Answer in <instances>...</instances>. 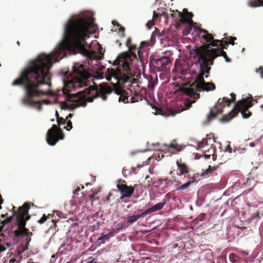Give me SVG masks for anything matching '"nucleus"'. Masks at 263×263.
<instances>
[{
  "label": "nucleus",
  "mask_w": 263,
  "mask_h": 263,
  "mask_svg": "<svg viewBox=\"0 0 263 263\" xmlns=\"http://www.w3.org/2000/svg\"><path fill=\"white\" fill-rule=\"evenodd\" d=\"M93 26L92 22L87 17L71 18L65 27L66 42L60 44L50 54H40L23 69L12 84L13 86H23L24 90V97L21 100L23 104L41 110L43 103H50L48 100L36 99L50 92L51 84L49 70L54 62L66 56L67 51H78L90 59H102L104 52L102 47L99 48V55L85 47L86 40L93 33L90 30Z\"/></svg>",
  "instance_id": "1"
},
{
  "label": "nucleus",
  "mask_w": 263,
  "mask_h": 263,
  "mask_svg": "<svg viewBox=\"0 0 263 263\" xmlns=\"http://www.w3.org/2000/svg\"><path fill=\"white\" fill-rule=\"evenodd\" d=\"M183 12L189 18L187 22L190 32L193 29L192 34L197 37L203 45V53L200 54L197 60L193 62L189 59L176 60L175 63L176 71L179 74H190L196 76V85L200 91H210L216 89V86L213 82H205L204 78L210 76L211 65L214 63V60L218 54L219 46L221 40L214 39L211 34L205 29L194 26L196 24L192 18L193 14L184 8Z\"/></svg>",
  "instance_id": "2"
},
{
  "label": "nucleus",
  "mask_w": 263,
  "mask_h": 263,
  "mask_svg": "<svg viewBox=\"0 0 263 263\" xmlns=\"http://www.w3.org/2000/svg\"><path fill=\"white\" fill-rule=\"evenodd\" d=\"M132 40L130 38H128L126 45L129 48V51L123 53L118 57L114 61V64L118 65L116 70L113 68H108L106 72L105 77L108 81H110L114 85L113 89L110 86L105 84H101L98 85L93 82V85L89 86L83 91L84 96L87 98V101L92 102L95 98L100 97L103 101H106L107 98V95L110 94L113 90L118 95H120L119 98V101L125 102L128 100V97H123V93H124V90L119 87L117 84H126L129 83L128 86L132 87L134 84L136 83L135 79L133 77L129 64L133 60L137 59V55L135 51L137 49V46L135 45H131Z\"/></svg>",
  "instance_id": "3"
},
{
  "label": "nucleus",
  "mask_w": 263,
  "mask_h": 263,
  "mask_svg": "<svg viewBox=\"0 0 263 263\" xmlns=\"http://www.w3.org/2000/svg\"><path fill=\"white\" fill-rule=\"evenodd\" d=\"M88 66L76 64L73 67V79L65 83L63 93L68 95L71 89L76 90L89 86L90 81H92V76L88 71Z\"/></svg>",
  "instance_id": "4"
},
{
  "label": "nucleus",
  "mask_w": 263,
  "mask_h": 263,
  "mask_svg": "<svg viewBox=\"0 0 263 263\" xmlns=\"http://www.w3.org/2000/svg\"><path fill=\"white\" fill-rule=\"evenodd\" d=\"M30 207V205L28 203H25L21 206L18 213L16 214V224L17 229L13 232L14 240L22 236H26L25 240L27 245L30 241L31 236L32 235V233L29 232V229L26 228V222L30 218V216L28 213Z\"/></svg>",
  "instance_id": "5"
},
{
  "label": "nucleus",
  "mask_w": 263,
  "mask_h": 263,
  "mask_svg": "<svg viewBox=\"0 0 263 263\" xmlns=\"http://www.w3.org/2000/svg\"><path fill=\"white\" fill-rule=\"evenodd\" d=\"M251 99L248 97L242 98L241 100L236 101L233 108L228 114L224 115L219 120L222 123H227L233 119L238 114V111L241 112L243 119H248L252 115L249 108L253 105V99L251 95H249Z\"/></svg>",
  "instance_id": "6"
},
{
  "label": "nucleus",
  "mask_w": 263,
  "mask_h": 263,
  "mask_svg": "<svg viewBox=\"0 0 263 263\" xmlns=\"http://www.w3.org/2000/svg\"><path fill=\"white\" fill-rule=\"evenodd\" d=\"M231 99L224 97L222 99L219 98L214 106L213 108H211L209 113L206 116V120L203 122L204 125H208L210 122L216 118L218 114L223 112V108L226 106H230L231 103L236 101V95L232 92L230 94Z\"/></svg>",
  "instance_id": "7"
},
{
  "label": "nucleus",
  "mask_w": 263,
  "mask_h": 263,
  "mask_svg": "<svg viewBox=\"0 0 263 263\" xmlns=\"http://www.w3.org/2000/svg\"><path fill=\"white\" fill-rule=\"evenodd\" d=\"M158 83V80L153 81V77L149 74V106L155 111L152 114L154 115H162L163 111L165 108V105L163 101V96H160L157 92V99L156 100L155 97L151 95V91L154 88Z\"/></svg>",
  "instance_id": "8"
},
{
  "label": "nucleus",
  "mask_w": 263,
  "mask_h": 263,
  "mask_svg": "<svg viewBox=\"0 0 263 263\" xmlns=\"http://www.w3.org/2000/svg\"><path fill=\"white\" fill-rule=\"evenodd\" d=\"M172 60L166 57H157L154 54L149 57V72H152V67H156L159 71L170 68L172 65Z\"/></svg>",
  "instance_id": "9"
},
{
  "label": "nucleus",
  "mask_w": 263,
  "mask_h": 263,
  "mask_svg": "<svg viewBox=\"0 0 263 263\" xmlns=\"http://www.w3.org/2000/svg\"><path fill=\"white\" fill-rule=\"evenodd\" d=\"M64 137L62 130L57 125L53 124L47 133L46 141L49 145L53 146L59 140L63 139Z\"/></svg>",
  "instance_id": "10"
},
{
  "label": "nucleus",
  "mask_w": 263,
  "mask_h": 263,
  "mask_svg": "<svg viewBox=\"0 0 263 263\" xmlns=\"http://www.w3.org/2000/svg\"><path fill=\"white\" fill-rule=\"evenodd\" d=\"M119 183L117 185V187L119 191L121 192L122 197H129L134 192V187L127 186L124 183V180H119Z\"/></svg>",
  "instance_id": "11"
},
{
  "label": "nucleus",
  "mask_w": 263,
  "mask_h": 263,
  "mask_svg": "<svg viewBox=\"0 0 263 263\" xmlns=\"http://www.w3.org/2000/svg\"><path fill=\"white\" fill-rule=\"evenodd\" d=\"M148 213V210H146L144 212L140 214L136 215L129 216L127 217V221H122L120 224H118V229L125 228L134 222L136 221L139 218L144 217Z\"/></svg>",
  "instance_id": "12"
},
{
  "label": "nucleus",
  "mask_w": 263,
  "mask_h": 263,
  "mask_svg": "<svg viewBox=\"0 0 263 263\" xmlns=\"http://www.w3.org/2000/svg\"><path fill=\"white\" fill-rule=\"evenodd\" d=\"M153 222H149V238L150 237H156L160 235V229L158 226H152ZM149 243L158 245V242L154 239L149 238Z\"/></svg>",
  "instance_id": "13"
},
{
  "label": "nucleus",
  "mask_w": 263,
  "mask_h": 263,
  "mask_svg": "<svg viewBox=\"0 0 263 263\" xmlns=\"http://www.w3.org/2000/svg\"><path fill=\"white\" fill-rule=\"evenodd\" d=\"M151 182L152 183L153 186L157 187L158 186L163 185L162 189L164 190L167 186L171 182V179L168 178L158 179L157 180L155 178H151Z\"/></svg>",
  "instance_id": "14"
},
{
  "label": "nucleus",
  "mask_w": 263,
  "mask_h": 263,
  "mask_svg": "<svg viewBox=\"0 0 263 263\" xmlns=\"http://www.w3.org/2000/svg\"><path fill=\"white\" fill-rule=\"evenodd\" d=\"M166 202L164 199L162 200V201L157 203L155 205H151L149 202V214L156 212L161 210L166 204Z\"/></svg>",
  "instance_id": "15"
},
{
  "label": "nucleus",
  "mask_w": 263,
  "mask_h": 263,
  "mask_svg": "<svg viewBox=\"0 0 263 263\" xmlns=\"http://www.w3.org/2000/svg\"><path fill=\"white\" fill-rule=\"evenodd\" d=\"M227 46H228L227 45L225 47H223V43L221 42V44L220 46H219V49H218V54L217 55L216 58L218 56H219V55H222L223 56L224 59H225L226 62H227V63H229V62H231V59L227 55L226 52H224L222 50L223 48L224 49H227Z\"/></svg>",
  "instance_id": "16"
},
{
  "label": "nucleus",
  "mask_w": 263,
  "mask_h": 263,
  "mask_svg": "<svg viewBox=\"0 0 263 263\" xmlns=\"http://www.w3.org/2000/svg\"><path fill=\"white\" fill-rule=\"evenodd\" d=\"M178 170L179 171V175H185L187 173L188 166L184 163H179L178 161L176 162Z\"/></svg>",
  "instance_id": "17"
},
{
  "label": "nucleus",
  "mask_w": 263,
  "mask_h": 263,
  "mask_svg": "<svg viewBox=\"0 0 263 263\" xmlns=\"http://www.w3.org/2000/svg\"><path fill=\"white\" fill-rule=\"evenodd\" d=\"M160 17V13H158L156 11L154 10L153 12L152 21L154 22L153 23H151V20H149V30L152 28V26L155 24V22L157 21Z\"/></svg>",
  "instance_id": "18"
},
{
  "label": "nucleus",
  "mask_w": 263,
  "mask_h": 263,
  "mask_svg": "<svg viewBox=\"0 0 263 263\" xmlns=\"http://www.w3.org/2000/svg\"><path fill=\"white\" fill-rule=\"evenodd\" d=\"M248 5L251 7H257L261 6L263 7V0H250Z\"/></svg>",
  "instance_id": "19"
},
{
  "label": "nucleus",
  "mask_w": 263,
  "mask_h": 263,
  "mask_svg": "<svg viewBox=\"0 0 263 263\" xmlns=\"http://www.w3.org/2000/svg\"><path fill=\"white\" fill-rule=\"evenodd\" d=\"M146 45H148V42H147L146 41H143L141 42L139 48L138 49V55L141 62H142V58L143 57L142 49L143 48L144 46Z\"/></svg>",
  "instance_id": "20"
},
{
  "label": "nucleus",
  "mask_w": 263,
  "mask_h": 263,
  "mask_svg": "<svg viewBox=\"0 0 263 263\" xmlns=\"http://www.w3.org/2000/svg\"><path fill=\"white\" fill-rule=\"evenodd\" d=\"M20 208L21 207H20L19 208ZM14 209H15V206H13V213H13V215L12 216H10L9 217H8L6 219H5L3 221V225L5 224H7V223H10V222H11L12 221V220L13 219V217L14 216H15V218H16V214L18 213L20 209H18L17 211H15Z\"/></svg>",
  "instance_id": "21"
},
{
  "label": "nucleus",
  "mask_w": 263,
  "mask_h": 263,
  "mask_svg": "<svg viewBox=\"0 0 263 263\" xmlns=\"http://www.w3.org/2000/svg\"><path fill=\"white\" fill-rule=\"evenodd\" d=\"M214 170L215 169H212V166L209 165L206 169L202 170L203 172L200 176L204 178L208 177L210 174L213 173V172H214Z\"/></svg>",
  "instance_id": "22"
},
{
  "label": "nucleus",
  "mask_w": 263,
  "mask_h": 263,
  "mask_svg": "<svg viewBox=\"0 0 263 263\" xmlns=\"http://www.w3.org/2000/svg\"><path fill=\"white\" fill-rule=\"evenodd\" d=\"M112 236V234L111 233H108L107 234L104 235V236L99 237L98 239V241L100 243H104L106 240H108L109 238Z\"/></svg>",
  "instance_id": "23"
},
{
  "label": "nucleus",
  "mask_w": 263,
  "mask_h": 263,
  "mask_svg": "<svg viewBox=\"0 0 263 263\" xmlns=\"http://www.w3.org/2000/svg\"><path fill=\"white\" fill-rule=\"evenodd\" d=\"M208 145V141L206 139H203L202 141L197 142V149L204 148L205 146Z\"/></svg>",
  "instance_id": "24"
},
{
  "label": "nucleus",
  "mask_w": 263,
  "mask_h": 263,
  "mask_svg": "<svg viewBox=\"0 0 263 263\" xmlns=\"http://www.w3.org/2000/svg\"><path fill=\"white\" fill-rule=\"evenodd\" d=\"M158 35L153 31L151 35V39L149 40V46H153L156 42V36Z\"/></svg>",
  "instance_id": "25"
},
{
  "label": "nucleus",
  "mask_w": 263,
  "mask_h": 263,
  "mask_svg": "<svg viewBox=\"0 0 263 263\" xmlns=\"http://www.w3.org/2000/svg\"><path fill=\"white\" fill-rule=\"evenodd\" d=\"M159 143H152L151 145H149V155H151L150 153L152 152L153 151H157L159 149Z\"/></svg>",
  "instance_id": "26"
},
{
  "label": "nucleus",
  "mask_w": 263,
  "mask_h": 263,
  "mask_svg": "<svg viewBox=\"0 0 263 263\" xmlns=\"http://www.w3.org/2000/svg\"><path fill=\"white\" fill-rule=\"evenodd\" d=\"M191 93L192 94L191 95V100L190 101L191 103H194L199 98L200 94L199 93H194L193 92Z\"/></svg>",
  "instance_id": "27"
},
{
  "label": "nucleus",
  "mask_w": 263,
  "mask_h": 263,
  "mask_svg": "<svg viewBox=\"0 0 263 263\" xmlns=\"http://www.w3.org/2000/svg\"><path fill=\"white\" fill-rule=\"evenodd\" d=\"M190 182L189 181H187L186 182L181 185L180 186H178L176 188V190L178 191H183L187 189L190 186Z\"/></svg>",
  "instance_id": "28"
},
{
  "label": "nucleus",
  "mask_w": 263,
  "mask_h": 263,
  "mask_svg": "<svg viewBox=\"0 0 263 263\" xmlns=\"http://www.w3.org/2000/svg\"><path fill=\"white\" fill-rule=\"evenodd\" d=\"M136 96L135 97L132 98L131 99H133V102H138L140 100V101H142L143 100V98H144L146 101H147L146 98L145 97H143L142 96H140L138 94L136 93L135 92Z\"/></svg>",
  "instance_id": "29"
},
{
  "label": "nucleus",
  "mask_w": 263,
  "mask_h": 263,
  "mask_svg": "<svg viewBox=\"0 0 263 263\" xmlns=\"http://www.w3.org/2000/svg\"><path fill=\"white\" fill-rule=\"evenodd\" d=\"M112 23L114 25H117L118 27H119V32H121L122 33V35L123 36H124V31H125V28L121 26L117 21H113L112 22Z\"/></svg>",
  "instance_id": "30"
},
{
  "label": "nucleus",
  "mask_w": 263,
  "mask_h": 263,
  "mask_svg": "<svg viewBox=\"0 0 263 263\" xmlns=\"http://www.w3.org/2000/svg\"><path fill=\"white\" fill-rule=\"evenodd\" d=\"M47 220V217L45 214H44L43 216L39 220H37V222L40 224H43Z\"/></svg>",
  "instance_id": "31"
},
{
  "label": "nucleus",
  "mask_w": 263,
  "mask_h": 263,
  "mask_svg": "<svg viewBox=\"0 0 263 263\" xmlns=\"http://www.w3.org/2000/svg\"><path fill=\"white\" fill-rule=\"evenodd\" d=\"M58 124L60 125L61 124H65L66 123V120L62 117L57 118V120Z\"/></svg>",
  "instance_id": "32"
},
{
  "label": "nucleus",
  "mask_w": 263,
  "mask_h": 263,
  "mask_svg": "<svg viewBox=\"0 0 263 263\" xmlns=\"http://www.w3.org/2000/svg\"><path fill=\"white\" fill-rule=\"evenodd\" d=\"M85 263H99L97 258L92 257L89 258L88 260L86 261Z\"/></svg>",
  "instance_id": "33"
},
{
  "label": "nucleus",
  "mask_w": 263,
  "mask_h": 263,
  "mask_svg": "<svg viewBox=\"0 0 263 263\" xmlns=\"http://www.w3.org/2000/svg\"><path fill=\"white\" fill-rule=\"evenodd\" d=\"M255 72L256 73L259 72L260 74V77L263 79V67H260V68L256 69Z\"/></svg>",
  "instance_id": "34"
},
{
  "label": "nucleus",
  "mask_w": 263,
  "mask_h": 263,
  "mask_svg": "<svg viewBox=\"0 0 263 263\" xmlns=\"http://www.w3.org/2000/svg\"><path fill=\"white\" fill-rule=\"evenodd\" d=\"M176 12H177V18L182 21L183 19V16L182 13L177 10H176Z\"/></svg>",
  "instance_id": "35"
},
{
  "label": "nucleus",
  "mask_w": 263,
  "mask_h": 263,
  "mask_svg": "<svg viewBox=\"0 0 263 263\" xmlns=\"http://www.w3.org/2000/svg\"><path fill=\"white\" fill-rule=\"evenodd\" d=\"M67 130H70L72 128V122L71 121H68L67 123V126L65 127Z\"/></svg>",
  "instance_id": "36"
},
{
  "label": "nucleus",
  "mask_w": 263,
  "mask_h": 263,
  "mask_svg": "<svg viewBox=\"0 0 263 263\" xmlns=\"http://www.w3.org/2000/svg\"><path fill=\"white\" fill-rule=\"evenodd\" d=\"M156 155V154L154 153L151 155V157H149V159H148L149 164L150 163L152 159H155V160H157V161H159L160 159H157V156Z\"/></svg>",
  "instance_id": "37"
},
{
  "label": "nucleus",
  "mask_w": 263,
  "mask_h": 263,
  "mask_svg": "<svg viewBox=\"0 0 263 263\" xmlns=\"http://www.w3.org/2000/svg\"><path fill=\"white\" fill-rule=\"evenodd\" d=\"M61 107L62 109H66L69 108V105L65 102L61 103Z\"/></svg>",
  "instance_id": "38"
},
{
  "label": "nucleus",
  "mask_w": 263,
  "mask_h": 263,
  "mask_svg": "<svg viewBox=\"0 0 263 263\" xmlns=\"http://www.w3.org/2000/svg\"><path fill=\"white\" fill-rule=\"evenodd\" d=\"M230 261H231L232 263H236V262H237V261H238V257L234 256V258H233V257H230Z\"/></svg>",
  "instance_id": "39"
},
{
  "label": "nucleus",
  "mask_w": 263,
  "mask_h": 263,
  "mask_svg": "<svg viewBox=\"0 0 263 263\" xmlns=\"http://www.w3.org/2000/svg\"><path fill=\"white\" fill-rule=\"evenodd\" d=\"M224 152H229V153H231L232 152V149L229 145H227L224 150Z\"/></svg>",
  "instance_id": "40"
},
{
  "label": "nucleus",
  "mask_w": 263,
  "mask_h": 263,
  "mask_svg": "<svg viewBox=\"0 0 263 263\" xmlns=\"http://www.w3.org/2000/svg\"><path fill=\"white\" fill-rule=\"evenodd\" d=\"M149 197H150V199H151V200H155V196H154V195H153L152 194V193L149 191Z\"/></svg>",
  "instance_id": "41"
},
{
  "label": "nucleus",
  "mask_w": 263,
  "mask_h": 263,
  "mask_svg": "<svg viewBox=\"0 0 263 263\" xmlns=\"http://www.w3.org/2000/svg\"><path fill=\"white\" fill-rule=\"evenodd\" d=\"M188 181L190 182V185L194 183H197V180L195 178H193V179Z\"/></svg>",
  "instance_id": "42"
},
{
  "label": "nucleus",
  "mask_w": 263,
  "mask_h": 263,
  "mask_svg": "<svg viewBox=\"0 0 263 263\" xmlns=\"http://www.w3.org/2000/svg\"><path fill=\"white\" fill-rule=\"evenodd\" d=\"M46 217H47V219H51V220L52 221H54V220L53 219V215L49 214L47 216H46Z\"/></svg>",
  "instance_id": "43"
},
{
  "label": "nucleus",
  "mask_w": 263,
  "mask_h": 263,
  "mask_svg": "<svg viewBox=\"0 0 263 263\" xmlns=\"http://www.w3.org/2000/svg\"><path fill=\"white\" fill-rule=\"evenodd\" d=\"M205 216V214H203L200 216H198V218L199 220L202 221L203 220V218Z\"/></svg>",
  "instance_id": "44"
},
{
  "label": "nucleus",
  "mask_w": 263,
  "mask_h": 263,
  "mask_svg": "<svg viewBox=\"0 0 263 263\" xmlns=\"http://www.w3.org/2000/svg\"><path fill=\"white\" fill-rule=\"evenodd\" d=\"M198 198H199V196H198ZM195 204H196V206H197L198 207L201 206V205H202V203H199V202L198 201V199H197V200L196 201Z\"/></svg>",
  "instance_id": "45"
},
{
  "label": "nucleus",
  "mask_w": 263,
  "mask_h": 263,
  "mask_svg": "<svg viewBox=\"0 0 263 263\" xmlns=\"http://www.w3.org/2000/svg\"><path fill=\"white\" fill-rule=\"evenodd\" d=\"M6 248L2 245H0V253L5 251Z\"/></svg>",
  "instance_id": "46"
},
{
  "label": "nucleus",
  "mask_w": 263,
  "mask_h": 263,
  "mask_svg": "<svg viewBox=\"0 0 263 263\" xmlns=\"http://www.w3.org/2000/svg\"><path fill=\"white\" fill-rule=\"evenodd\" d=\"M80 190V187H77V189L73 191V194H77L78 193V192Z\"/></svg>",
  "instance_id": "47"
},
{
  "label": "nucleus",
  "mask_w": 263,
  "mask_h": 263,
  "mask_svg": "<svg viewBox=\"0 0 263 263\" xmlns=\"http://www.w3.org/2000/svg\"><path fill=\"white\" fill-rule=\"evenodd\" d=\"M203 157L205 159H209L211 157V155L204 154Z\"/></svg>",
  "instance_id": "48"
},
{
  "label": "nucleus",
  "mask_w": 263,
  "mask_h": 263,
  "mask_svg": "<svg viewBox=\"0 0 263 263\" xmlns=\"http://www.w3.org/2000/svg\"><path fill=\"white\" fill-rule=\"evenodd\" d=\"M3 203V199L2 198V195L0 194V209H2L1 204Z\"/></svg>",
  "instance_id": "49"
},
{
  "label": "nucleus",
  "mask_w": 263,
  "mask_h": 263,
  "mask_svg": "<svg viewBox=\"0 0 263 263\" xmlns=\"http://www.w3.org/2000/svg\"><path fill=\"white\" fill-rule=\"evenodd\" d=\"M211 147L212 148V151L213 153H216V147L215 146H214L213 144L211 145Z\"/></svg>",
  "instance_id": "50"
},
{
  "label": "nucleus",
  "mask_w": 263,
  "mask_h": 263,
  "mask_svg": "<svg viewBox=\"0 0 263 263\" xmlns=\"http://www.w3.org/2000/svg\"><path fill=\"white\" fill-rule=\"evenodd\" d=\"M249 145L251 147H254L255 146V143L254 142H251L249 143Z\"/></svg>",
  "instance_id": "51"
},
{
  "label": "nucleus",
  "mask_w": 263,
  "mask_h": 263,
  "mask_svg": "<svg viewBox=\"0 0 263 263\" xmlns=\"http://www.w3.org/2000/svg\"><path fill=\"white\" fill-rule=\"evenodd\" d=\"M229 39L230 40H233V41H235L237 40V38L234 36H233V37L230 36V37H229Z\"/></svg>",
  "instance_id": "52"
},
{
  "label": "nucleus",
  "mask_w": 263,
  "mask_h": 263,
  "mask_svg": "<svg viewBox=\"0 0 263 263\" xmlns=\"http://www.w3.org/2000/svg\"><path fill=\"white\" fill-rule=\"evenodd\" d=\"M200 157V155L199 154H198V153H196L195 154V159H199Z\"/></svg>",
  "instance_id": "53"
},
{
  "label": "nucleus",
  "mask_w": 263,
  "mask_h": 263,
  "mask_svg": "<svg viewBox=\"0 0 263 263\" xmlns=\"http://www.w3.org/2000/svg\"><path fill=\"white\" fill-rule=\"evenodd\" d=\"M216 157H217V156H216V154L215 155H214V154H212V159H213V161H215L216 160Z\"/></svg>",
  "instance_id": "54"
},
{
  "label": "nucleus",
  "mask_w": 263,
  "mask_h": 263,
  "mask_svg": "<svg viewBox=\"0 0 263 263\" xmlns=\"http://www.w3.org/2000/svg\"><path fill=\"white\" fill-rule=\"evenodd\" d=\"M148 171H149V174H153L154 173V171L153 170H151V167H149V170H148Z\"/></svg>",
  "instance_id": "55"
},
{
  "label": "nucleus",
  "mask_w": 263,
  "mask_h": 263,
  "mask_svg": "<svg viewBox=\"0 0 263 263\" xmlns=\"http://www.w3.org/2000/svg\"><path fill=\"white\" fill-rule=\"evenodd\" d=\"M72 117V114H69L68 116L66 117V119H68V118H71Z\"/></svg>",
  "instance_id": "56"
},
{
  "label": "nucleus",
  "mask_w": 263,
  "mask_h": 263,
  "mask_svg": "<svg viewBox=\"0 0 263 263\" xmlns=\"http://www.w3.org/2000/svg\"><path fill=\"white\" fill-rule=\"evenodd\" d=\"M55 116H56V117H57V118H60V117L59 116V113H58V112L57 111H56V112H55Z\"/></svg>",
  "instance_id": "57"
},
{
  "label": "nucleus",
  "mask_w": 263,
  "mask_h": 263,
  "mask_svg": "<svg viewBox=\"0 0 263 263\" xmlns=\"http://www.w3.org/2000/svg\"><path fill=\"white\" fill-rule=\"evenodd\" d=\"M171 17H172L175 18V17H176V14H175V13H171Z\"/></svg>",
  "instance_id": "58"
},
{
  "label": "nucleus",
  "mask_w": 263,
  "mask_h": 263,
  "mask_svg": "<svg viewBox=\"0 0 263 263\" xmlns=\"http://www.w3.org/2000/svg\"><path fill=\"white\" fill-rule=\"evenodd\" d=\"M236 43H235L233 41H232L230 43V44H231L232 46L234 45Z\"/></svg>",
  "instance_id": "59"
},
{
  "label": "nucleus",
  "mask_w": 263,
  "mask_h": 263,
  "mask_svg": "<svg viewBox=\"0 0 263 263\" xmlns=\"http://www.w3.org/2000/svg\"><path fill=\"white\" fill-rule=\"evenodd\" d=\"M3 225L2 226H0V234H1V232H2V228H3Z\"/></svg>",
  "instance_id": "60"
},
{
  "label": "nucleus",
  "mask_w": 263,
  "mask_h": 263,
  "mask_svg": "<svg viewBox=\"0 0 263 263\" xmlns=\"http://www.w3.org/2000/svg\"><path fill=\"white\" fill-rule=\"evenodd\" d=\"M217 168V167H216V166L212 167V169H215V170H214V171H215V170H216Z\"/></svg>",
  "instance_id": "61"
},
{
  "label": "nucleus",
  "mask_w": 263,
  "mask_h": 263,
  "mask_svg": "<svg viewBox=\"0 0 263 263\" xmlns=\"http://www.w3.org/2000/svg\"><path fill=\"white\" fill-rule=\"evenodd\" d=\"M80 106V104H76V105H75V106H74V107H73V108L76 107H78V106Z\"/></svg>",
  "instance_id": "62"
},
{
  "label": "nucleus",
  "mask_w": 263,
  "mask_h": 263,
  "mask_svg": "<svg viewBox=\"0 0 263 263\" xmlns=\"http://www.w3.org/2000/svg\"><path fill=\"white\" fill-rule=\"evenodd\" d=\"M190 209L191 210L193 211V206H190Z\"/></svg>",
  "instance_id": "63"
},
{
  "label": "nucleus",
  "mask_w": 263,
  "mask_h": 263,
  "mask_svg": "<svg viewBox=\"0 0 263 263\" xmlns=\"http://www.w3.org/2000/svg\"><path fill=\"white\" fill-rule=\"evenodd\" d=\"M260 108H261L263 109V104L262 105H261Z\"/></svg>",
  "instance_id": "64"
}]
</instances>
